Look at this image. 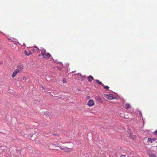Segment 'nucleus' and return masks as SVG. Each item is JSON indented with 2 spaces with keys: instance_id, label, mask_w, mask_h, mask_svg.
I'll list each match as a JSON object with an SVG mask.
<instances>
[{
  "instance_id": "nucleus-1",
  "label": "nucleus",
  "mask_w": 157,
  "mask_h": 157,
  "mask_svg": "<svg viewBox=\"0 0 157 157\" xmlns=\"http://www.w3.org/2000/svg\"><path fill=\"white\" fill-rule=\"evenodd\" d=\"M104 96L106 98L109 100H111L116 98V97L113 96V95L112 94H104Z\"/></svg>"
},
{
  "instance_id": "nucleus-2",
  "label": "nucleus",
  "mask_w": 157,
  "mask_h": 157,
  "mask_svg": "<svg viewBox=\"0 0 157 157\" xmlns=\"http://www.w3.org/2000/svg\"><path fill=\"white\" fill-rule=\"evenodd\" d=\"M42 56L43 58L47 59H51V58L53 61H54V60L53 59L51 55L49 53H46L44 55V56Z\"/></svg>"
},
{
  "instance_id": "nucleus-3",
  "label": "nucleus",
  "mask_w": 157,
  "mask_h": 157,
  "mask_svg": "<svg viewBox=\"0 0 157 157\" xmlns=\"http://www.w3.org/2000/svg\"><path fill=\"white\" fill-rule=\"evenodd\" d=\"M18 69H15L14 70L13 73L12 75L13 78H14L15 77L16 75L18 73H20Z\"/></svg>"
},
{
  "instance_id": "nucleus-4",
  "label": "nucleus",
  "mask_w": 157,
  "mask_h": 157,
  "mask_svg": "<svg viewBox=\"0 0 157 157\" xmlns=\"http://www.w3.org/2000/svg\"><path fill=\"white\" fill-rule=\"evenodd\" d=\"M87 105L89 106H92L94 105V101L93 100L90 99L88 101Z\"/></svg>"
},
{
  "instance_id": "nucleus-5",
  "label": "nucleus",
  "mask_w": 157,
  "mask_h": 157,
  "mask_svg": "<svg viewBox=\"0 0 157 157\" xmlns=\"http://www.w3.org/2000/svg\"><path fill=\"white\" fill-rule=\"evenodd\" d=\"M17 69H18V71H19V72H21L22 71L23 69V66L21 65H18L17 67Z\"/></svg>"
},
{
  "instance_id": "nucleus-6",
  "label": "nucleus",
  "mask_w": 157,
  "mask_h": 157,
  "mask_svg": "<svg viewBox=\"0 0 157 157\" xmlns=\"http://www.w3.org/2000/svg\"><path fill=\"white\" fill-rule=\"evenodd\" d=\"M40 50L41 52V53L42 54V56H44V55L46 53V50L43 48H41V49H40Z\"/></svg>"
},
{
  "instance_id": "nucleus-7",
  "label": "nucleus",
  "mask_w": 157,
  "mask_h": 157,
  "mask_svg": "<svg viewBox=\"0 0 157 157\" xmlns=\"http://www.w3.org/2000/svg\"><path fill=\"white\" fill-rule=\"evenodd\" d=\"M156 140V139L155 138H148L147 139V141H150L151 143H152L154 141H155Z\"/></svg>"
},
{
  "instance_id": "nucleus-8",
  "label": "nucleus",
  "mask_w": 157,
  "mask_h": 157,
  "mask_svg": "<svg viewBox=\"0 0 157 157\" xmlns=\"http://www.w3.org/2000/svg\"><path fill=\"white\" fill-rule=\"evenodd\" d=\"M24 53L25 55L28 56L31 55L32 53V52L31 51H29L28 52L27 51L25 50L24 52Z\"/></svg>"
},
{
  "instance_id": "nucleus-9",
  "label": "nucleus",
  "mask_w": 157,
  "mask_h": 157,
  "mask_svg": "<svg viewBox=\"0 0 157 157\" xmlns=\"http://www.w3.org/2000/svg\"><path fill=\"white\" fill-rule=\"evenodd\" d=\"M95 99L99 102L102 103L103 102L101 99L98 96L95 97Z\"/></svg>"
},
{
  "instance_id": "nucleus-10",
  "label": "nucleus",
  "mask_w": 157,
  "mask_h": 157,
  "mask_svg": "<svg viewBox=\"0 0 157 157\" xmlns=\"http://www.w3.org/2000/svg\"><path fill=\"white\" fill-rule=\"evenodd\" d=\"M94 79L93 77L91 75H89L88 77V80L90 82H91L92 80Z\"/></svg>"
},
{
  "instance_id": "nucleus-11",
  "label": "nucleus",
  "mask_w": 157,
  "mask_h": 157,
  "mask_svg": "<svg viewBox=\"0 0 157 157\" xmlns=\"http://www.w3.org/2000/svg\"><path fill=\"white\" fill-rule=\"evenodd\" d=\"M124 107L126 109H130L131 107V106L129 104L126 103Z\"/></svg>"
},
{
  "instance_id": "nucleus-12",
  "label": "nucleus",
  "mask_w": 157,
  "mask_h": 157,
  "mask_svg": "<svg viewBox=\"0 0 157 157\" xmlns=\"http://www.w3.org/2000/svg\"><path fill=\"white\" fill-rule=\"evenodd\" d=\"M35 49H33L31 50L30 51H32L33 53L35 52L36 51H38L39 50V49L38 48H37L36 46H35Z\"/></svg>"
},
{
  "instance_id": "nucleus-13",
  "label": "nucleus",
  "mask_w": 157,
  "mask_h": 157,
  "mask_svg": "<svg viewBox=\"0 0 157 157\" xmlns=\"http://www.w3.org/2000/svg\"><path fill=\"white\" fill-rule=\"evenodd\" d=\"M95 81L96 82L98 83L99 84L101 85L102 86L104 85L101 82H100L98 80V79L95 80Z\"/></svg>"
},
{
  "instance_id": "nucleus-14",
  "label": "nucleus",
  "mask_w": 157,
  "mask_h": 157,
  "mask_svg": "<svg viewBox=\"0 0 157 157\" xmlns=\"http://www.w3.org/2000/svg\"><path fill=\"white\" fill-rule=\"evenodd\" d=\"M129 137L130 138H132L133 139H135L136 138V136L135 135H132L131 134H130L129 136Z\"/></svg>"
},
{
  "instance_id": "nucleus-15",
  "label": "nucleus",
  "mask_w": 157,
  "mask_h": 157,
  "mask_svg": "<svg viewBox=\"0 0 157 157\" xmlns=\"http://www.w3.org/2000/svg\"><path fill=\"white\" fill-rule=\"evenodd\" d=\"M10 40H12L13 42H16L17 44H19V43L17 42L18 40L17 39H13V40H12L11 39H10Z\"/></svg>"
},
{
  "instance_id": "nucleus-16",
  "label": "nucleus",
  "mask_w": 157,
  "mask_h": 157,
  "mask_svg": "<svg viewBox=\"0 0 157 157\" xmlns=\"http://www.w3.org/2000/svg\"><path fill=\"white\" fill-rule=\"evenodd\" d=\"M102 86H103V87L104 89H105L106 90H108L109 88V87L108 86H105L104 85H103Z\"/></svg>"
},
{
  "instance_id": "nucleus-17",
  "label": "nucleus",
  "mask_w": 157,
  "mask_h": 157,
  "mask_svg": "<svg viewBox=\"0 0 157 157\" xmlns=\"http://www.w3.org/2000/svg\"><path fill=\"white\" fill-rule=\"evenodd\" d=\"M80 75L81 76V78L82 79L81 80L82 81L83 80H84V78H85V76H83L82 75H81V74Z\"/></svg>"
},
{
  "instance_id": "nucleus-18",
  "label": "nucleus",
  "mask_w": 157,
  "mask_h": 157,
  "mask_svg": "<svg viewBox=\"0 0 157 157\" xmlns=\"http://www.w3.org/2000/svg\"><path fill=\"white\" fill-rule=\"evenodd\" d=\"M149 156L150 157H156L155 155L153 154H150L149 155Z\"/></svg>"
},
{
  "instance_id": "nucleus-19",
  "label": "nucleus",
  "mask_w": 157,
  "mask_h": 157,
  "mask_svg": "<svg viewBox=\"0 0 157 157\" xmlns=\"http://www.w3.org/2000/svg\"><path fill=\"white\" fill-rule=\"evenodd\" d=\"M55 63H61V64L63 66V67H65L63 66V63H62L61 62H58V61H57V60H55Z\"/></svg>"
},
{
  "instance_id": "nucleus-20",
  "label": "nucleus",
  "mask_w": 157,
  "mask_h": 157,
  "mask_svg": "<svg viewBox=\"0 0 157 157\" xmlns=\"http://www.w3.org/2000/svg\"><path fill=\"white\" fill-rule=\"evenodd\" d=\"M63 82L64 83H66L67 82L66 79L64 78L63 80Z\"/></svg>"
},
{
  "instance_id": "nucleus-21",
  "label": "nucleus",
  "mask_w": 157,
  "mask_h": 157,
  "mask_svg": "<svg viewBox=\"0 0 157 157\" xmlns=\"http://www.w3.org/2000/svg\"><path fill=\"white\" fill-rule=\"evenodd\" d=\"M153 134L154 135H157V130L155 131L154 132H153Z\"/></svg>"
},
{
  "instance_id": "nucleus-22",
  "label": "nucleus",
  "mask_w": 157,
  "mask_h": 157,
  "mask_svg": "<svg viewBox=\"0 0 157 157\" xmlns=\"http://www.w3.org/2000/svg\"><path fill=\"white\" fill-rule=\"evenodd\" d=\"M139 112L140 113V117H142V118L143 119V117H142V113H141V111H139Z\"/></svg>"
},
{
  "instance_id": "nucleus-23",
  "label": "nucleus",
  "mask_w": 157,
  "mask_h": 157,
  "mask_svg": "<svg viewBox=\"0 0 157 157\" xmlns=\"http://www.w3.org/2000/svg\"><path fill=\"white\" fill-rule=\"evenodd\" d=\"M69 66V64L68 63H66V67H67V68Z\"/></svg>"
},
{
  "instance_id": "nucleus-24",
  "label": "nucleus",
  "mask_w": 157,
  "mask_h": 157,
  "mask_svg": "<svg viewBox=\"0 0 157 157\" xmlns=\"http://www.w3.org/2000/svg\"><path fill=\"white\" fill-rule=\"evenodd\" d=\"M19 44L21 45V46H23L24 45H25V43H23L21 44Z\"/></svg>"
},
{
  "instance_id": "nucleus-25",
  "label": "nucleus",
  "mask_w": 157,
  "mask_h": 157,
  "mask_svg": "<svg viewBox=\"0 0 157 157\" xmlns=\"http://www.w3.org/2000/svg\"><path fill=\"white\" fill-rule=\"evenodd\" d=\"M121 157H126V156L124 155H122L121 156Z\"/></svg>"
},
{
  "instance_id": "nucleus-26",
  "label": "nucleus",
  "mask_w": 157,
  "mask_h": 157,
  "mask_svg": "<svg viewBox=\"0 0 157 157\" xmlns=\"http://www.w3.org/2000/svg\"><path fill=\"white\" fill-rule=\"evenodd\" d=\"M38 56H42V53H41Z\"/></svg>"
},
{
  "instance_id": "nucleus-27",
  "label": "nucleus",
  "mask_w": 157,
  "mask_h": 157,
  "mask_svg": "<svg viewBox=\"0 0 157 157\" xmlns=\"http://www.w3.org/2000/svg\"><path fill=\"white\" fill-rule=\"evenodd\" d=\"M61 149H62V150H63L64 149H65V148H60Z\"/></svg>"
},
{
  "instance_id": "nucleus-28",
  "label": "nucleus",
  "mask_w": 157,
  "mask_h": 157,
  "mask_svg": "<svg viewBox=\"0 0 157 157\" xmlns=\"http://www.w3.org/2000/svg\"><path fill=\"white\" fill-rule=\"evenodd\" d=\"M2 63H2V62H0V64H2Z\"/></svg>"
},
{
  "instance_id": "nucleus-29",
  "label": "nucleus",
  "mask_w": 157,
  "mask_h": 157,
  "mask_svg": "<svg viewBox=\"0 0 157 157\" xmlns=\"http://www.w3.org/2000/svg\"><path fill=\"white\" fill-rule=\"evenodd\" d=\"M23 80H25V78H23Z\"/></svg>"
},
{
  "instance_id": "nucleus-30",
  "label": "nucleus",
  "mask_w": 157,
  "mask_h": 157,
  "mask_svg": "<svg viewBox=\"0 0 157 157\" xmlns=\"http://www.w3.org/2000/svg\"><path fill=\"white\" fill-rule=\"evenodd\" d=\"M75 71H73L72 72H75Z\"/></svg>"
},
{
  "instance_id": "nucleus-31",
  "label": "nucleus",
  "mask_w": 157,
  "mask_h": 157,
  "mask_svg": "<svg viewBox=\"0 0 157 157\" xmlns=\"http://www.w3.org/2000/svg\"><path fill=\"white\" fill-rule=\"evenodd\" d=\"M130 132H131V133L132 132L131 131H130Z\"/></svg>"
},
{
  "instance_id": "nucleus-32",
  "label": "nucleus",
  "mask_w": 157,
  "mask_h": 157,
  "mask_svg": "<svg viewBox=\"0 0 157 157\" xmlns=\"http://www.w3.org/2000/svg\"><path fill=\"white\" fill-rule=\"evenodd\" d=\"M156 148H157V146H156Z\"/></svg>"
},
{
  "instance_id": "nucleus-33",
  "label": "nucleus",
  "mask_w": 157,
  "mask_h": 157,
  "mask_svg": "<svg viewBox=\"0 0 157 157\" xmlns=\"http://www.w3.org/2000/svg\"><path fill=\"white\" fill-rule=\"evenodd\" d=\"M133 157V156H131V157Z\"/></svg>"
}]
</instances>
